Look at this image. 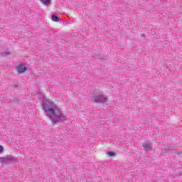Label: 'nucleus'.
I'll use <instances>...</instances> for the list:
<instances>
[{
    "label": "nucleus",
    "mask_w": 182,
    "mask_h": 182,
    "mask_svg": "<svg viewBox=\"0 0 182 182\" xmlns=\"http://www.w3.org/2000/svg\"><path fill=\"white\" fill-rule=\"evenodd\" d=\"M17 72L18 73H24V72H26L28 70V68H26V66L23 64H21L16 68Z\"/></svg>",
    "instance_id": "4"
},
{
    "label": "nucleus",
    "mask_w": 182,
    "mask_h": 182,
    "mask_svg": "<svg viewBox=\"0 0 182 182\" xmlns=\"http://www.w3.org/2000/svg\"><path fill=\"white\" fill-rule=\"evenodd\" d=\"M37 96L43 100V110H44L46 116L48 117L53 124L68 120V117L59 107L56 106L52 100H45L43 92H38Z\"/></svg>",
    "instance_id": "1"
},
{
    "label": "nucleus",
    "mask_w": 182,
    "mask_h": 182,
    "mask_svg": "<svg viewBox=\"0 0 182 182\" xmlns=\"http://www.w3.org/2000/svg\"><path fill=\"white\" fill-rule=\"evenodd\" d=\"M141 36L142 38H144V33H142V34L141 35Z\"/></svg>",
    "instance_id": "11"
},
{
    "label": "nucleus",
    "mask_w": 182,
    "mask_h": 182,
    "mask_svg": "<svg viewBox=\"0 0 182 182\" xmlns=\"http://www.w3.org/2000/svg\"><path fill=\"white\" fill-rule=\"evenodd\" d=\"M0 163L2 164H16V163H18V158L11 155H7L0 157Z\"/></svg>",
    "instance_id": "2"
},
{
    "label": "nucleus",
    "mask_w": 182,
    "mask_h": 182,
    "mask_svg": "<svg viewBox=\"0 0 182 182\" xmlns=\"http://www.w3.org/2000/svg\"><path fill=\"white\" fill-rule=\"evenodd\" d=\"M51 19L53 21V22H59V17L58 16H52Z\"/></svg>",
    "instance_id": "7"
},
{
    "label": "nucleus",
    "mask_w": 182,
    "mask_h": 182,
    "mask_svg": "<svg viewBox=\"0 0 182 182\" xmlns=\"http://www.w3.org/2000/svg\"><path fill=\"white\" fill-rule=\"evenodd\" d=\"M142 147L144 148V150L149 151V150H151V144L149 141H146L142 144Z\"/></svg>",
    "instance_id": "5"
},
{
    "label": "nucleus",
    "mask_w": 182,
    "mask_h": 182,
    "mask_svg": "<svg viewBox=\"0 0 182 182\" xmlns=\"http://www.w3.org/2000/svg\"><path fill=\"white\" fill-rule=\"evenodd\" d=\"M33 95H36V94H35V92H33Z\"/></svg>",
    "instance_id": "12"
},
{
    "label": "nucleus",
    "mask_w": 182,
    "mask_h": 182,
    "mask_svg": "<svg viewBox=\"0 0 182 182\" xmlns=\"http://www.w3.org/2000/svg\"><path fill=\"white\" fill-rule=\"evenodd\" d=\"M2 151H4V146L0 145V153H2Z\"/></svg>",
    "instance_id": "10"
},
{
    "label": "nucleus",
    "mask_w": 182,
    "mask_h": 182,
    "mask_svg": "<svg viewBox=\"0 0 182 182\" xmlns=\"http://www.w3.org/2000/svg\"><path fill=\"white\" fill-rule=\"evenodd\" d=\"M107 154L109 156V157H113L114 156H116V154L113 151H109L107 153Z\"/></svg>",
    "instance_id": "8"
},
{
    "label": "nucleus",
    "mask_w": 182,
    "mask_h": 182,
    "mask_svg": "<svg viewBox=\"0 0 182 182\" xmlns=\"http://www.w3.org/2000/svg\"><path fill=\"white\" fill-rule=\"evenodd\" d=\"M40 2L45 5V6H48V5H50V0H40Z\"/></svg>",
    "instance_id": "6"
},
{
    "label": "nucleus",
    "mask_w": 182,
    "mask_h": 182,
    "mask_svg": "<svg viewBox=\"0 0 182 182\" xmlns=\"http://www.w3.org/2000/svg\"><path fill=\"white\" fill-rule=\"evenodd\" d=\"M48 90L49 92H50V93H55V90H53V87H49Z\"/></svg>",
    "instance_id": "9"
},
{
    "label": "nucleus",
    "mask_w": 182,
    "mask_h": 182,
    "mask_svg": "<svg viewBox=\"0 0 182 182\" xmlns=\"http://www.w3.org/2000/svg\"><path fill=\"white\" fill-rule=\"evenodd\" d=\"M92 102H98L100 103H106L107 102V98L103 95H98L93 96L91 98Z\"/></svg>",
    "instance_id": "3"
}]
</instances>
